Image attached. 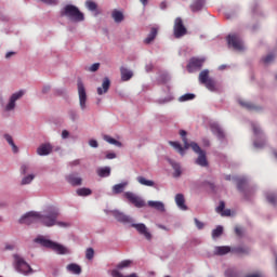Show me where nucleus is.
<instances>
[{
  "label": "nucleus",
  "instance_id": "obj_1",
  "mask_svg": "<svg viewBox=\"0 0 277 277\" xmlns=\"http://www.w3.org/2000/svg\"><path fill=\"white\" fill-rule=\"evenodd\" d=\"M60 215L58 210L50 209L45 210L42 213H39V223L47 227H52L54 225H58L61 227H69L70 224L64 222H57V217Z\"/></svg>",
  "mask_w": 277,
  "mask_h": 277
},
{
  "label": "nucleus",
  "instance_id": "obj_2",
  "mask_svg": "<svg viewBox=\"0 0 277 277\" xmlns=\"http://www.w3.org/2000/svg\"><path fill=\"white\" fill-rule=\"evenodd\" d=\"M60 14L71 22L81 23L84 21V14L81 13L80 9L74 4H66Z\"/></svg>",
  "mask_w": 277,
  "mask_h": 277
},
{
  "label": "nucleus",
  "instance_id": "obj_3",
  "mask_svg": "<svg viewBox=\"0 0 277 277\" xmlns=\"http://www.w3.org/2000/svg\"><path fill=\"white\" fill-rule=\"evenodd\" d=\"M35 242L45 247L50 248L51 250L55 251L57 254H68L69 251L64 246L53 242L52 240L45 239L43 237H39L35 239Z\"/></svg>",
  "mask_w": 277,
  "mask_h": 277
},
{
  "label": "nucleus",
  "instance_id": "obj_4",
  "mask_svg": "<svg viewBox=\"0 0 277 277\" xmlns=\"http://www.w3.org/2000/svg\"><path fill=\"white\" fill-rule=\"evenodd\" d=\"M188 34V30L182 19V17H176L174 19V24H173V36L176 39H181L183 37H185Z\"/></svg>",
  "mask_w": 277,
  "mask_h": 277
},
{
  "label": "nucleus",
  "instance_id": "obj_5",
  "mask_svg": "<svg viewBox=\"0 0 277 277\" xmlns=\"http://www.w3.org/2000/svg\"><path fill=\"white\" fill-rule=\"evenodd\" d=\"M14 259V264H15V269L23 274V275H29L31 273H34L32 268L30 267V265H28L24 259H22L21 256H18L17 254L13 255Z\"/></svg>",
  "mask_w": 277,
  "mask_h": 277
},
{
  "label": "nucleus",
  "instance_id": "obj_6",
  "mask_svg": "<svg viewBox=\"0 0 277 277\" xmlns=\"http://www.w3.org/2000/svg\"><path fill=\"white\" fill-rule=\"evenodd\" d=\"M190 148L198 155L196 159V164L200 167H208L209 162L207 160V153L203 151L200 146L196 143H190Z\"/></svg>",
  "mask_w": 277,
  "mask_h": 277
},
{
  "label": "nucleus",
  "instance_id": "obj_7",
  "mask_svg": "<svg viewBox=\"0 0 277 277\" xmlns=\"http://www.w3.org/2000/svg\"><path fill=\"white\" fill-rule=\"evenodd\" d=\"M77 89H78L80 108H81V110H84L87 108L88 95H87L85 87H84L82 80L77 81Z\"/></svg>",
  "mask_w": 277,
  "mask_h": 277
},
{
  "label": "nucleus",
  "instance_id": "obj_8",
  "mask_svg": "<svg viewBox=\"0 0 277 277\" xmlns=\"http://www.w3.org/2000/svg\"><path fill=\"white\" fill-rule=\"evenodd\" d=\"M124 198L132 203L135 208H144L146 207L145 200L135 195L134 193L127 192L123 194Z\"/></svg>",
  "mask_w": 277,
  "mask_h": 277
},
{
  "label": "nucleus",
  "instance_id": "obj_9",
  "mask_svg": "<svg viewBox=\"0 0 277 277\" xmlns=\"http://www.w3.org/2000/svg\"><path fill=\"white\" fill-rule=\"evenodd\" d=\"M39 219H40V213L31 211L26 213L24 216H22L18 220V223L25 224V225H31V224L39 223Z\"/></svg>",
  "mask_w": 277,
  "mask_h": 277
},
{
  "label": "nucleus",
  "instance_id": "obj_10",
  "mask_svg": "<svg viewBox=\"0 0 277 277\" xmlns=\"http://www.w3.org/2000/svg\"><path fill=\"white\" fill-rule=\"evenodd\" d=\"M227 43L236 51H243L245 45L238 35H228Z\"/></svg>",
  "mask_w": 277,
  "mask_h": 277
},
{
  "label": "nucleus",
  "instance_id": "obj_11",
  "mask_svg": "<svg viewBox=\"0 0 277 277\" xmlns=\"http://www.w3.org/2000/svg\"><path fill=\"white\" fill-rule=\"evenodd\" d=\"M205 64V58H190L189 63L187 64V71L193 74L197 70H200Z\"/></svg>",
  "mask_w": 277,
  "mask_h": 277
},
{
  "label": "nucleus",
  "instance_id": "obj_12",
  "mask_svg": "<svg viewBox=\"0 0 277 277\" xmlns=\"http://www.w3.org/2000/svg\"><path fill=\"white\" fill-rule=\"evenodd\" d=\"M24 96V91H17V93H12L8 105L5 106V111H11L15 108V103L17 100Z\"/></svg>",
  "mask_w": 277,
  "mask_h": 277
},
{
  "label": "nucleus",
  "instance_id": "obj_13",
  "mask_svg": "<svg viewBox=\"0 0 277 277\" xmlns=\"http://www.w3.org/2000/svg\"><path fill=\"white\" fill-rule=\"evenodd\" d=\"M131 227L135 228L140 235L145 237V239L151 240L153 236L145 224H131Z\"/></svg>",
  "mask_w": 277,
  "mask_h": 277
},
{
  "label": "nucleus",
  "instance_id": "obj_14",
  "mask_svg": "<svg viewBox=\"0 0 277 277\" xmlns=\"http://www.w3.org/2000/svg\"><path fill=\"white\" fill-rule=\"evenodd\" d=\"M113 215L120 223H123V224H131V223H133V219L132 217H130L129 215L123 214L120 211H114Z\"/></svg>",
  "mask_w": 277,
  "mask_h": 277
},
{
  "label": "nucleus",
  "instance_id": "obj_15",
  "mask_svg": "<svg viewBox=\"0 0 277 277\" xmlns=\"http://www.w3.org/2000/svg\"><path fill=\"white\" fill-rule=\"evenodd\" d=\"M237 189L243 194L245 197L248 196L250 189L248 188V181L246 179L237 180Z\"/></svg>",
  "mask_w": 277,
  "mask_h": 277
},
{
  "label": "nucleus",
  "instance_id": "obj_16",
  "mask_svg": "<svg viewBox=\"0 0 277 277\" xmlns=\"http://www.w3.org/2000/svg\"><path fill=\"white\" fill-rule=\"evenodd\" d=\"M110 84H111V82H110L109 78L103 79L102 87H97V89H96L97 94L103 95V94L107 93L110 88Z\"/></svg>",
  "mask_w": 277,
  "mask_h": 277
},
{
  "label": "nucleus",
  "instance_id": "obj_17",
  "mask_svg": "<svg viewBox=\"0 0 277 277\" xmlns=\"http://www.w3.org/2000/svg\"><path fill=\"white\" fill-rule=\"evenodd\" d=\"M175 203L176 206L183 210V211H187L188 210V207L185 205V197L183 194H177L175 196Z\"/></svg>",
  "mask_w": 277,
  "mask_h": 277
},
{
  "label": "nucleus",
  "instance_id": "obj_18",
  "mask_svg": "<svg viewBox=\"0 0 277 277\" xmlns=\"http://www.w3.org/2000/svg\"><path fill=\"white\" fill-rule=\"evenodd\" d=\"M111 18L116 24H120L124 21V15L122 11H118V9H114V11H111Z\"/></svg>",
  "mask_w": 277,
  "mask_h": 277
},
{
  "label": "nucleus",
  "instance_id": "obj_19",
  "mask_svg": "<svg viewBox=\"0 0 277 277\" xmlns=\"http://www.w3.org/2000/svg\"><path fill=\"white\" fill-rule=\"evenodd\" d=\"M158 36V28H150V32L144 39L145 44H151Z\"/></svg>",
  "mask_w": 277,
  "mask_h": 277
},
{
  "label": "nucleus",
  "instance_id": "obj_20",
  "mask_svg": "<svg viewBox=\"0 0 277 277\" xmlns=\"http://www.w3.org/2000/svg\"><path fill=\"white\" fill-rule=\"evenodd\" d=\"M52 153V147L49 144H43L37 148V154L39 156H47Z\"/></svg>",
  "mask_w": 277,
  "mask_h": 277
},
{
  "label": "nucleus",
  "instance_id": "obj_21",
  "mask_svg": "<svg viewBox=\"0 0 277 277\" xmlns=\"http://www.w3.org/2000/svg\"><path fill=\"white\" fill-rule=\"evenodd\" d=\"M206 4V0H194V2L190 4V10L193 12H199L203 9Z\"/></svg>",
  "mask_w": 277,
  "mask_h": 277
},
{
  "label": "nucleus",
  "instance_id": "obj_22",
  "mask_svg": "<svg viewBox=\"0 0 277 277\" xmlns=\"http://www.w3.org/2000/svg\"><path fill=\"white\" fill-rule=\"evenodd\" d=\"M210 128H211L212 133L215 134L219 138L225 137V133L219 124L213 123L210 126Z\"/></svg>",
  "mask_w": 277,
  "mask_h": 277
},
{
  "label": "nucleus",
  "instance_id": "obj_23",
  "mask_svg": "<svg viewBox=\"0 0 277 277\" xmlns=\"http://www.w3.org/2000/svg\"><path fill=\"white\" fill-rule=\"evenodd\" d=\"M66 181L72 186H80L82 184V179L70 174L66 177Z\"/></svg>",
  "mask_w": 277,
  "mask_h": 277
},
{
  "label": "nucleus",
  "instance_id": "obj_24",
  "mask_svg": "<svg viewBox=\"0 0 277 277\" xmlns=\"http://www.w3.org/2000/svg\"><path fill=\"white\" fill-rule=\"evenodd\" d=\"M147 205H148V207L154 208L155 210H157L159 212L166 211L164 203L161 201H148Z\"/></svg>",
  "mask_w": 277,
  "mask_h": 277
},
{
  "label": "nucleus",
  "instance_id": "obj_25",
  "mask_svg": "<svg viewBox=\"0 0 277 277\" xmlns=\"http://www.w3.org/2000/svg\"><path fill=\"white\" fill-rule=\"evenodd\" d=\"M120 75L122 81H129L133 77V71H130L127 67H120Z\"/></svg>",
  "mask_w": 277,
  "mask_h": 277
},
{
  "label": "nucleus",
  "instance_id": "obj_26",
  "mask_svg": "<svg viewBox=\"0 0 277 277\" xmlns=\"http://www.w3.org/2000/svg\"><path fill=\"white\" fill-rule=\"evenodd\" d=\"M129 185L128 182H123L120 184H116L115 186H113L111 190L114 195H119L121 193L124 192L126 187Z\"/></svg>",
  "mask_w": 277,
  "mask_h": 277
},
{
  "label": "nucleus",
  "instance_id": "obj_27",
  "mask_svg": "<svg viewBox=\"0 0 277 277\" xmlns=\"http://www.w3.org/2000/svg\"><path fill=\"white\" fill-rule=\"evenodd\" d=\"M170 166L174 170L173 177H180L182 175V168L180 163H176L173 160H169Z\"/></svg>",
  "mask_w": 277,
  "mask_h": 277
},
{
  "label": "nucleus",
  "instance_id": "obj_28",
  "mask_svg": "<svg viewBox=\"0 0 277 277\" xmlns=\"http://www.w3.org/2000/svg\"><path fill=\"white\" fill-rule=\"evenodd\" d=\"M226 277H240L239 273L235 272L234 269H227L225 272ZM246 277H264L262 274H251Z\"/></svg>",
  "mask_w": 277,
  "mask_h": 277
},
{
  "label": "nucleus",
  "instance_id": "obj_29",
  "mask_svg": "<svg viewBox=\"0 0 277 277\" xmlns=\"http://www.w3.org/2000/svg\"><path fill=\"white\" fill-rule=\"evenodd\" d=\"M66 269L69 273H72L75 275H80L82 273L81 266H79L78 264H75V263H71V264L67 265Z\"/></svg>",
  "mask_w": 277,
  "mask_h": 277
},
{
  "label": "nucleus",
  "instance_id": "obj_30",
  "mask_svg": "<svg viewBox=\"0 0 277 277\" xmlns=\"http://www.w3.org/2000/svg\"><path fill=\"white\" fill-rule=\"evenodd\" d=\"M210 71L209 69H203L202 71H200L199 76H198V80L201 84H205L209 79H210Z\"/></svg>",
  "mask_w": 277,
  "mask_h": 277
},
{
  "label": "nucleus",
  "instance_id": "obj_31",
  "mask_svg": "<svg viewBox=\"0 0 277 277\" xmlns=\"http://www.w3.org/2000/svg\"><path fill=\"white\" fill-rule=\"evenodd\" d=\"M210 92H216L217 91V84L213 78H210L205 84H203Z\"/></svg>",
  "mask_w": 277,
  "mask_h": 277
},
{
  "label": "nucleus",
  "instance_id": "obj_32",
  "mask_svg": "<svg viewBox=\"0 0 277 277\" xmlns=\"http://www.w3.org/2000/svg\"><path fill=\"white\" fill-rule=\"evenodd\" d=\"M84 5H85V8H88V10L90 12H97L98 4L95 1H93V0H85Z\"/></svg>",
  "mask_w": 277,
  "mask_h": 277
},
{
  "label": "nucleus",
  "instance_id": "obj_33",
  "mask_svg": "<svg viewBox=\"0 0 277 277\" xmlns=\"http://www.w3.org/2000/svg\"><path fill=\"white\" fill-rule=\"evenodd\" d=\"M232 252L236 253V254H240V255L249 254L250 253V248L240 246V247H237V248H233Z\"/></svg>",
  "mask_w": 277,
  "mask_h": 277
},
{
  "label": "nucleus",
  "instance_id": "obj_34",
  "mask_svg": "<svg viewBox=\"0 0 277 277\" xmlns=\"http://www.w3.org/2000/svg\"><path fill=\"white\" fill-rule=\"evenodd\" d=\"M265 198L272 206H277V195L274 193H266Z\"/></svg>",
  "mask_w": 277,
  "mask_h": 277
},
{
  "label": "nucleus",
  "instance_id": "obj_35",
  "mask_svg": "<svg viewBox=\"0 0 277 277\" xmlns=\"http://www.w3.org/2000/svg\"><path fill=\"white\" fill-rule=\"evenodd\" d=\"M111 174V169L109 167L101 168L97 170V175L100 177H108Z\"/></svg>",
  "mask_w": 277,
  "mask_h": 277
},
{
  "label": "nucleus",
  "instance_id": "obj_36",
  "mask_svg": "<svg viewBox=\"0 0 277 277\" xmlns=\"http://www.w3.org/2000/svg\"><path fill=\"white\" fill-rule=\"evenodd\" d=\"M229 252H233V249L230 247H216L215 248V253L217 255H225V254H228Z\"/></svg>",
  "mask_w": 277,
  "mask_h": 277
},
{
  "label": "nucleus",
  "instance_id": "obj_37",
  "mask_svg": "<svg viewBox=\"0 0 277 277\" xmlns=\"http://www.w3.org/2000/svg\"><path fill=\"white\" fill-rule=\"evenodd\" d=\"M136 181H137L141 185H143V186H148V187L155 186V182H154V181L146 180V179L143 177V176L136 177Z\"/></svg>",
  "mask_w": 277,
  "mask_h": 277
},
{
  "label": "nucleus",
  "instance_id": "obj_38",
  "mask_svg": "<svg viewBox=\"0 0 277 277\" xmlns=\"http://www.w3.org/2000/svg\"><path fill=\"white\" fill-rule=\"evenodd\" d=\"M186 135H187V132H186V131H184V130H181V131H180V136H181L182 140H183L184 148H185V149H189V148L192 147V144H188V140H187Z\"/></svg>",
  "mask_w": 277,
  "mask_h": 277
},
{
  "label": "nucleus",
  "instance_id": "obj_39",
  "mask_svg": "<svg viewBox=\"0 0 277 277\" xmlns=\"http://www.w3.org/2000/svg\"><path fill=\"white\" fill-rule=\"evenodd\" d=\"M196 95L195 93H185L184 95H181V97L179 98L180 102H188L192 100H195Z\"/></svg>",
  "mask_w": 277,
  "mask_h": 277
},
{
  "label": "nucleus",
  "instance_id": "obj_40",
  "mask_svg": "<svg viewBox=\"0 0 277 277\" xmlns=\"http://www.w3.org/2000/svg\"><path fill=\"white\" fill-rule=\"evenodd\" d=\"M104 140H105L108 144L115 145L116 147H122V143L118 142V141L115 140V138H111V137L108 136V135H105V136H104Z\"/></svg>",
  "mask_w": 277,
  "mask_h": 277
},
{
  "label": "nucleus",
  "instance_id": "obj_41",
  "mask_svg": "<svg viewBox=\"0 0 277 277\" xmlns=\"http://www.w3.org/2000/svg\"><path fill=\"white\" fill-rule=\"evenodd\" d=\"M240 106L247 108L248 110H258L259 108L254 106L252 103L239 101Z\"/></svg>",
  "mask_w": 277,
  "mask_h": 277
},
{
  "label": "nucleus",
  "instance_id": "obj_42",
  "mask_svg": "<svg viewBox=\"0 0 277 277\" xmlns=\"http://www.w3.org/2000/svg\"><path fill=\"white\" fill-rule=\"evenodd\" d=\"M169 145H171L181 155H184V148L182 147V145L180 143H177V142H169Z\"/></svg>",
  "mask_w": 277,
  "mask_h": 277
},
{
  "label": "nucleus",
  "instance_id": "obj_43",
  "mask_svg": "<svg viewBox=\"0 0 277 277\" xmlns=\"http://www.w3.org/2000/svg\"><path fill=\"white\" fill-rule=\"evenodd\" d=\"M77 195L81 196V197L90 196V195H92V190L89 188H79V189H77Z\"/></svg>",
  "mask_w": 277,
  "mask_h": 277
},
{
  "label": "nucleus",
  "instance_id": "obj_44",
  "mask_svg": "<svg viewBox=\"0 0 277 277\" xmlns=\"http://www.w3.org/2000/svg\"><path fill=\"white\" fill-rule=\"evenodd\" d=\"M224 228L222 226H217L214 230H212V238H217L223 235Z\"/></svg>",
  "mask_w": 277,
  "mask_h": 277
},
{
  "label": "nucleus",
  "instance_id": "obj_45",
  "mask_svg": "<svg viewBox=\"0 0 277 277\" xmlns=\"http://www.w3.org/2000/svg\"><path fill=\"white\" fill-rule=\"evenodd\" d=\"M111 276L113 277H137L136 274H131L129 276H123L119 271L115 269V271H111Z\"/></svg>",
  "mask_w": 277,
  "mask_h": 277
},
{
  "label": "nucleus",
  "instance_id": "obj_46",
  "mask_svg": "<svg viewBox=\"0 0 277 277\" xmlns=\"http://www.w3.org/2000/svg\"><path fill=\"white\" fill-rule=\"evenodd\" d=\"M131 264H132V261L124 260V261H122L121 263H119V264L117 265V268H118V269H122V268H126V267L131 266Z\"/></svg>",
  "mask_w": 277,
  "mask_h": 277
},
{
  "label": "nucleus",
  "instance_id": "obj_47",
  "mask_svg": "<svg viewBox=\"0 0 277 277\" xmlns=\"http://www.w3.org/2000/svg\"><path fill=\"white\" fill-rule=\"evenodd\" d=\"M34 179H35V175L30 174V175L24 177L22 180L21 184L22 185H28V184H30L34 181Z\"/></svg>",
  "mask_w": 277,
  "mask_h": 277
},
{
  "label": "nucleus",
  "instance_id": "obj_48",
  "mask_svg": "<svg viewBox=\"0 0 277 277\" xmlns=\"http://www.w3.org/2000/svg\"><path fill=\"white\" fill-rule=\"evenodd\" d=\"M275 58H276L275 54H267V56H265L263 58V63L269 64V63L274 62Z\"/></svg>",
  "mask_w": 277,
  "mask_h": 277
},
{
  "label": "nucleus",
  "instance_id": "obj_49",
  "mask_svg": "<svg viewBox=\"0 0 277 277\" xmlns=\"http://www.w3.org/2000/svg\"><path fill=\"white\" fill-rule=\"evenodd\" d=\"M85 258L87 260H92L94 258V249L88 248L85 251Z\"/></svg>",
  "mask_w": 277,
  "mask_h": 277
},
{
  "label": "nucleus",
  "instance_id": "obj_50",
  "mask_svg": "<svg viewBox=\"0 0 277 277\" xmlns=\"http://www.w3.org/2000/svg\"><path fill=\"white\" fill-rule=\"evenodd\" d=\"M100 63H93L91 67H89V71L96 72L100 69Z\"/></svg>",
  "mask_w": 277,
  "mask_h": 277
},
{
  "label": "nucleus",
  "instance_id": "obj_51",
  "mask_svg": "<svg viewBox=\"0 0 277 277\" xmlns=\"http://www.w3.org/2000/svg\"><path fill=\"white\" fill-rule=\"evenodd\" d=\"M195 225L198 229L205 228V223L200 222L198 219H194Z\"/></svg>",
  "mask_w": 277,
  "mask_h": 277
},
{
  "label": "nucleus",
  "instance_id": "obj_52",
  "mask_svg": "<svg viewBox=\"0 0 277 277\" xmlns=\"http://www.w3.org/2000/svg\"><path fill=\"white\" fill-rule=\"evenodd\" d=\"M3 137H4V140L8 142V144H9L10 146H13L14 141H13V138H12L11 135L4 134Z\"/></svg>",
  "mask_w": 277,
  "mask_h": 277
},
{
  "label": "nucleus",
  "instance_id": "obj_53",
  "mask_svg": "<svg viewBox=\"0 0 277 277\" xmlns=\"http://www.w3.org/2000/svg\"><path fill=\"white\" fill-rule=\"evenodd\" d=\"M225 202L221 201L219 207L216 208V212L222 213L225 210Z\"/></svg>",
  "mask_w": 277,
  "mask_h": 277
},
{
  "label": "nucleus",
  "instance_id": "obj_54",
  "mask_svg": "<svg viewBox=\"0 0 277 277\" xmlns=\"http://www.w3.org/2000/svg\"><path fill=\"white\" fill-rule=\"evenodd\" d=\"M40 1L49 5H56L58 2V0H40Z\"/></svg>",
  "mask_w": 277,
  "mask_h": 277
},
{
  "label": "nucleus",
  "instance_id": "obj_55",
  "mask_svg": "<svg viewBox=\"0 0 277 277\" xmlns=\"http://www.w3.org/2000/svg\"><path fill=\"white\" fill-rule=\"evenodd\" d=\"M252 129L255 135H260L262 133V130L255 124L252 126Z\"/></svg>",
  "mask_w": 277,
  "mask_h": 277
},
{
  "label": "nucleus",
  "instance_id": "obj_56",
  "mask_svg": "<svg viewBox=\"0 0 277 277\" xmlns=\"http://www.w3.org/2000/svg\"><path fill=\"white\" fill-rule=\"evenodd\" d=\"M28 170H29V166L28 164H23L21 167L22 174H26Z\"/></svg>",
  "mask_w": 277,
  "mask_h": 277
},
{
  "label": "nucleus",
  "instance_id": "obj_57",
  "mask_svg": "<svg viewBox=\"0 0 277 277\" xmlns=\"http://www.w3.org/2000/svg\"><path fill=\"white\" fill-rule=\"evenodd\" d=\"M89 145H90V147H93V148L98 147L97 141H94V140L89 141Z\"/></svg>",
  "mask_w": 277,
  "mask_h": 277
},
{
  "label": "nucleus",
  "instance_id": "obj_58",
  "mask_svg": "<svg viewBox=\"0 0 277 277\" xmlns=\"http://www.w3.org/2000/svg\"><path fill=\"white\" fill-rule=\"evenodd\" d=\"M145 69H146L147 72H150V71L154 69L153 63H148V64L145 66Z\"/></svg>",
  "mask_w": 277,
  "mask_h": 277
},
{
  "label": "nucleus",
  "instance_id": "obj_59",
  "mask_svg": "<svg viewBox=\"0 0 277 277\" xmlns=\"http://www.w3.org/2000/svg\"><path fill=\"white\" fill-rule=\"evenodd\" d=\"M69 137V132L67 130L62 131V138L66 140Z\"/></svg>",
  "mask_w": 277,
  "mask_h": 277
},
{
  "label": "nucleus",
  "instance_id": "obj_60",
  "mask_svg": "<svg viewBox=\"0 0 277 277\" xmlns=\"http://www.w3.org/2000/svg\"><path fill=\"white\" fill-rule=\"evenodd\" d=\"M221 214L223 216H230L232 215V211L227 209V210L222 211Z\"/></svg>",
  "mask_w": 277,
  "mask_h": 277
},
{
  "label": "nucleus",
  "instance_id": "obj_61",
  "mask_svg": "<svg viewBox=\"0 0 277 277\" xmlns=\"http://www.w3.org/2000/svg\"><path fill=\"white\" fill-rule=\"evenodd\" d=\"M235 233H236L237 236H241L242 235V228L236 227Z\"/></svg>",
  "mask_w": 277,
  "mask_h": 277
},
{
  "label": "nucleus",
  "instance_id": "obj_62",
  "mask_svg": "<svg viewBox=\"0 0 277 277\" xmlns=\"http://www.w3.org/2000/svg\"><path fill=\"white\" fill-rule=\"evenodd\" d=\"M117 156L114 153L107 154L106 159H115Z\"/></svg>",
  "mask_w": 277,
  "mask_h": 277
},
{
  "label": "nucleus",
  "instance_id": "obj_63",
  "mask_svg": "<svg viewBox=\"0 0 277 277\" xmlns=\"http://www.w3.org/2000/svg\"><path fill=\"white\" fill-rule=\"evenodd\" d=\"M11 147H12V151H13L14 154H17V153H18V147L15 145V143H13V145H11Z\"/></svg>",
  "mask_w": 277,
  "mask_h": 277
},
{
  "label": "nucleus",
  "instance_id": "obj_64",
  "mask_svg": "<svg viewBox=\"0 0 277 277\" xmlns=\"http://www.w3.org/2000/svg\"><path fill=\"white\" fill-rule=\"evenodd\" d=\"M254 146L258 148H262L264 146V144H259L258 142H254Z\"/></svg>",
  "mask_w": 277,
  "mask_h": 277
}]
</instances>
